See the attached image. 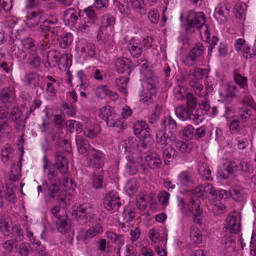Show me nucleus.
<instances>
[{"instance_id": "nucleus-43", "label": "nucleus", "mask_w": 256, "mask_h": 256, "mask_svg": "<svg viewBox=\"0 0 256 256\" xmlns=\"http://www.w3.org/2000/svg\"><path fill=\"white\" fill-rule=\"evenodd\" d=\"M190 240L194 244H200L202 240V235L200 230L196 226H191L190 230Z\"/></svg>"}, {"instance_id": "nucleus-33", "label": "nucleus", "mask_w": 256, "mask_h": 256, "mask_svg": "<svg viewBox=\"0 0 256 256\" xmlns=\"http://www.w3.org/2000/svg\"><path fill=\"white\" fill-rule=\"evenodd\" d=\"M164 128L169 130L170 134L176 132L178 128V124L171 116H168L164 118L162 122Z\"/></svg>"}, {"instance_id": "nucleus-42", "label": "nucleus", "mask_w": 256, "mask_h": 256, "mask_svg": "<svg viewBox=\"0 0 256 256\" xmlns=\"http://www.w3.org/2000/svg\"><path fill=\"white\" fill-rule=\"evenodd\" d=\"M9 114L10 120L16 124H20L22 122L21 116L22 114L18 106H14Z\"/></svg>"}, {"instance_id": "nucleus-1", "label": "nucleus", "mask_w": 256, "mask_h": 256, "mask_svg": "<svg viewBox=\"0 0 256 256\" xmlns=\"http://www.w3.org/2000/svg\"><path fill=\"white\" fill-rule=\"evenodd\" d=\"M178 203L183 214L186 216H190L192 214L194 222L196 224H201L202 209L200 206V202L198 199L190 198V203L192 205L190 208L188 206L182 198H178Z\"/></svg>"}, {"instance_id": "nucleus-2", "label": "nucleus", "mask_w": 256, "mask_h": 256, "mask_svg": "<svg viewBox=\"0 0 256 256\" xmlns=\"http://www.w3.org/2000/svg\"><path fill=\"white\" fill-rule=\"evenodd\" d=\"M206 18L205 14L202 12L190 10L186 17V32L192 34L194 32L196 28L199 30L202 28L206 22Z\"/></svg>"}, {"instance_id": "nucleus-7", "label": "nucleus", "mask_w": 256, "mask_h": 256, "mask_svg": "<svg viewBox=\"0 0 256 256\" xmlns=\"http://www.w3.org/2000/svg\"><path fill=\"white\" fill-rule=\"evenodd\" d=\"M241 215L239 212H234L226 218V230L232 234H237L240 230Z\"/></svg>"}, {"instance_id": "nucleus-29", "label": "nucleus", "mask_w": 256, "mask_h": 256, "mask_svg": "<svg viewBox=\"0 0 256 256\" xmlns=\"http://www.w3.org/2000/svg\"><path fill=\"white\" fill-rule=\"evenodd\" d=\"M121 146L124 148L126 152L129 154H134L138 150L136 140L134 138H128L121 143Z\"/></svg>"}, {"instance_id": "nucleus-34", "label": "nucleus", "mask_w": 256, "mask_h": 256, "mask_svg": "<svg viewBox=\"0 0 256 256\" xmlns=\"http://www.w3.org/2000/svg\"><path fill=\"white\" fill-rule=\"evenodd\" d=\"M163 157L166 164H168L170 160L176 158L178 154V152L170 145L168 146L163 148Z\"/></svg>"}, {"instance_id": "nucleus-12", "label": "nucleus", "mask_w": 256, "mask_h": 256, "mask_svg": "<svg viewBox=\"0 0 256 256\" xmlns=\"http://www.w3.org/2000/svg\"><path fill=\"white\" fill-rule=\"evenodd\" d=\"M44 15V12L41 8H36L29 11L26 16L25 22L28 26L34 28L37 26Z\"/></svg>"}, {"instance_id": "nucleus-47", "label": "nucleus", "mask_w": 256, "mask_h": 256, "mask_svg": "<svg viewBox=\"0 0 256 256\" xmlns=\"http://www.w3.org/2000/svg\"><path fill=\"white\" fill-rule=\"evenodd\" d=\"M252 114L251 110L248 106H243L239 108L238 115L236 117L242 120V122H246L250 118Z\"/></svg>"}, {"instance_id": "nucleus-5", "label": "nucleus", "mask_w": 256, "mask_h": 256, "mask_svg": "<svg viewBox=\"0 0 256 256\" xmlns=\"http://www.w3.org/2000/svg\"><path fill=\"white\" fill-rule=\"evenodd\" d=\"M204 53V46L202 43L198 42L182 58V64L186 66H192L199 62Z\"/></svg>"}, {"instance_id": "nucleus-62", "label": "nucleus", "mask_w": 256, "mask_h": 256, "mask_svg": "<svg viewBox=\"0 0 256 256\" xmlns=\"http://www.w3.org/2000/svg\"><path fill=\"white\" fill-rule=\"evenodd\" d=\"M240 170L244 172L247 174H252L254 172V168L252 165L247 162H240L239 164Z\"/></svg>"}, {"instance_id": "nucleus-23", "label": "nucleus", "mask_w": 256, "mask_h": 256, "mask_svg": "<svg viewBox=\"0 0 256 256\" xmlns=\"http://www.w3.org/2000/svg\"><path fill=\"white\" fill-rule=\"evenodd\" d=\"M128 48L132 56L138 57L142 54L143 50L141 40L132 39L128 44Z\"/></svg>"}, {"instance_id": "nucleus-13", "label": "nucleus", "mask_w": 256, "mask_h": 256, "mask_svg": "<svg viewBox=\"0 0 256 256\" xmlns=\"http://www.w3.org/2000/svg\"><path fill=\"white\" fill-rule=\"evenodd\" d=\"M156 138L158 146L164 148L170 145V142L176 140V136L172 133L170 134V135L166 134V130H162L157 132Z\"/></svg>"}, {"instance_id": "nucleus-32", "label": "nucleus", "mask_w": 256, "mask_h": 256, "mask_svg": "<svg viewBox=\"0 0 256 256\" xmlns=\"http://www.w3.org/2000/svg\"><path fill=\"white\" fill-rule=\"evenodd\" d=\"M47 172V178L50 184H60V178L57 168L53 165H50Z\"/></svg>"}, {"instance_id": "nucleus-17", "label": "nucleus", "mask_w": 256, "mask_h": 256, "mask_svg": "<svg viewBox=\"0 0 256 256\" xmlns=\"http://www.w3.org/2000/svg\"><path fill=\"white\" fill-rule=\"evenodd\" d=\"M58 20L57 18H54V20L46 19L40 25V30L44 34L50 32L54 34H56L58 33Z\"/></svg>"}, {"instance_id": "nucleus-3", "label": "nucleus", "mask_w": 256, "mask_h": 256, "mask_svg": "<svg viewBox=\"0 0 256 256\" xmlns=\"http://www.w3.org/2000/svg\"><path fill=\"white\" fill-rule=\"evenodd\" d=\"M176 116L182 121L190 120L195 124L202 122V118L198 111L188 108L184 104L178 106L174 110Z\"/></svg>"}, {"instance_id": "nucleus-10", "label": "nucleus", "mask_w": 256, "mask_h": 256, "mask_svg": "<svg viewBox=\"0 0 256 256\" xmlns=\"http://www.w3.org/2000/svg\"><path fill=\"white\" fill-rule=\"evenodd\" d=\"M194 195L196 197L204 198L208 196H210L213 198H216L217 196V192L214 188L212 185L210 184L207 183L206 185L199 186L192 190Z\"/></svg>"}, {"instance_id": "nucleus-41", "label": "nucleus", "mask_w": 256, "mask_h": 256, "mask_svg": "<svg viewBox=\"0 0 256 256\" xmlns=\"http://www.w3.org/2000/svg\"><path fill=\"white\" fill-rule=\"evenodd\" d=\"M14 149L9 145L6 144L1 150L2 160L4 163L7 162L14 156Z\"/></svg>"}, {"instance_id": "nucleus-63", "label": "nucleus", "mask_w": 256, "mask_h": 256, "mask_svg": "<svg viewBox=\"0 0 256 256\" xmlns=\"http://www.w3.org/2000/svg\"><path fill=\"white\" fill-rule=\"evenodd\" d=\"M186 105L189 108L196 110L197 104L196 98L194 97L191 93H188L186 95Z\"/></svg>"}, {"instance_id": "nucleus-4", "label": "nucleus", "mask_w": 256, "mask_h": 256, "mask_svg": "<svg viewBox=\"0 0 256 256\" xmlns=\"http://www.w3.org/2000/svg\"><path fill=\"white\" fill-rule=\"evenodd\" d=\"M94 210L92 204L90 203H84L76 210L72 211V215L80 221L81 223L86 224L94 218Z\"/></svg>"}, {"instance_id": "nucleus-61", "label": "nucleus", "mask_w": 256, "mask_h": 256, "mask_svg": "<svg viewBox=\"0 0 256 256\" xmlns=\"http://www.w3.org/2000/svg\"><path fill=\"white\" fill-rule=\"evenodd\" d=\"M238 170V166L234 162H230L224 170L226 177L232 175Z\"/></svg>"}, {"instance_id": "nucleus-27", "label": "nucleus", "mask_w": 256, "mask_h": 256, "mask_svg": "<svg viewBox=\"0 0 256 256\" xmlns=\"http://www.w3.org/2000/svg\"><path fill=\"white\" fill-rule=\"evenodd\" d=\"M145 160L150 168L152 169L160 168L162 163L160 156L156 153L148 155L145 158Z\"/></svg>"}, {"instance_id": "nucleus-9", "label": "nucleus", "mask_w": 256, "mask_h": 256, "mask_svg": "<svg viewBox=\"0 0 256 256\" xmlns=\"http://www.w3.org/2000/svg\"><path fill=\"white\" fill-rule=\"evenodd\" d=\"M46 58L48 64L51 68L56 66L58 62L62 63L64 60L66 62L64 63V66L67 65L68 63V54H62L61 55L60 52L56 50H50L47 54Z\"/></svg>"}, {"instance_id": "nucleus-20", "label": "nucleus", "mask_w": 256, "mask_h": 256, "mask_svg": "<svg viewBox=\"0 0 256 256\" xmlns=\"http://www.w3.org/2000/svg\"><path fill=\"white\" fill-rule=\"evenodd\" d=\"M82 17L84 15L81 14L80 10H77L73 8H69L64 12V19L72 24H75L78 19L81 20Z\"/></svg>"}, {"instance_id": "nucleus-14", "label": "nucleus", "mask_w": 256, "mask_h": 256, "mask_svg": "<svg viewBox=\"0 0 256 256\" xmlns=\"http://www.w3.org/2000/svg\"><path fill=\"white\" fill-rule=\"evenodd\" d=\"M104 205L108 210H116L121 205L120 198L116 194L108 193L106 194L104 198Z\"/></svg>"}, {"instance_id": "nucleus-16", "label": "nucleus", "mask_w": 256, "mask_h": 256, "mask_svg": "<svg viewBox=\"0 0 256 256\" xmlns=\"http://www.w3.org/2000/svg\"><path fill=\"white\" fill-rule=\"evenodd\" d=\"M230 10L224 4H219L215 8L214 16L221 24L226 22L228 18Z\"/></svg>"}, {"instance_id": "nucleus-48", "label": "nucleus", "mask_w": 256, "mask_h": 256, "mask_svg": "<svg viewBox=\"0 0 256 256\" xmlns=\"http://www.w3.org/2000/svg\"><path fill=\"white\" fill-rule=\"evenodd\" d=\"M72 36L70 33H67L58 39L59 46L62 48H66L72 42Z\"/></svg>"}, {"instance_id": "nucleus-54", "label": "nucleus", "mask_w": 256, "mask_h": 256, "mask_svg": "<svg viewBox=\"0 0 256 256\" xmlns=\"http://www.w3.org/2000/svg\"><path fill=\"white\" fill-rule=\"evenodd\" d=\"M117 6L121 14L126 16H128L130 14V10L128 7V2L126 0H122V1H120Z\"/></svg>"}, {"instance_id": "nucleus-18", "label": "nucleus", "mask_w": 256, "mask_h": 256, "mask_svg": "<svg viewBox=\"0 0 256 256\" xmlns=\"http://www.w3.org/2000/svg\"><path fill=\"white\" fill-rule=\"evenodd\" d=\"M178 182L182 186L192 187L194 184L193 174L188 170L182 172L178 176Z\"/></svg>"}, {"instance_id": "nucleus-6", "label": "nucleus", "mask_w": 256, "mask_h": 256, "mask_svg": "<svg viewBox=\"0 0 256 256\" xmlns=\"http://www.w3.org/2000/svg\"><path fill=\"white\" fill-rule=\"evenodd\" d=\"M100 117L104 120L108 126L116 127L120 129L124 128V122L119 120L117 114L114 112V109L110 107L107 110L106 108L100 110Z\"/></svg>"}, {"instance_id": "nucleus-30", "label": "nucleus", "mask_w": 256, "mask_h": 256, "mask_svg": "<svg viewBox=\"0 0 256 256\" xmlns=\"http://www.w3.org/2000/svg\"><path fill=\"white\" fill-rule=\"evenodd\" d=\"M26 64L31 68H37L41 64V58L38 52L26 55Z\"/></svg>"}, {"instance_id": "nucleus-38", "label": "nucleus", "mask_w": 256, "mask_h": 256, "mask_svg": "<svg viewBox=\"0 0 256 256\" xmlns=\"http://www.w3.org/2000/svg\"><path fill=\"white\" fill-rule=\"evenodd\" d=\"M132 8L140 14H146L147 10L144 0H130Z\"/></svg>"}, {"instance_id": "nucleus-8", "label": "nucleus", "mask_w": 256, "mask_h": 256, "mask_svg": "<svg viewBox=\"0 0 256 256\" xmlns=\"http://www.w3.org/2000/svg\"><path fill=\"white\" fill-rule=\"evenodd\" d=\"M134 134L139 138H144L147 142L152 141L148 126L144 121H137L134 124Z\"/></svg>"}, {"instance_id": "nucleus-58", "label": "nucleus", "mask_w": 256, "mask_h": 256, "mask_svg": "<svg viewBox=\"0 0 256 256\" xmlns=\"http://www.w3.org/2000/svg\"><path fill=\"white\" fill-rule=\"evenodd\" d=\"M98 172H95L92 177V186L95 189H100L102 187L103 176L102 174H97Z\"/></svg>"}, {"instance_id": "nucleus-46", "label": "nucleus", "mask_w": 256, "mask_h": 256, "mask_svg": "<svg viewBox=\"0 0 256 256\" xmlns=\"http://www.w3.org/2000/svg\"><path fill=\"white\" fill-rule=\"evenodd\" d=\"M82 52L86 53L88 56L92 58L96 54V46L92 42H84L83 44Z\"/></svg>"}, {"instance_id": "nucleus-57", "label": "nucleus", "mask_w": 256, "mask_h": 256, "mask_svg": "<svg viewBox=\"0 0 256 256\" xmlns=\"http://www.w3.org/2000/svg\"><path fill=\"white\" fill-rule=\"evenodd\" d=\"M125 189L126 192L130 196L136 193L138 190L136 180H132L128 182Z\"/></svg>"}, {"instance_id": "nucleus-22", "label": "nucleus", "mask_w": 256, "mask_h": 256, "mask_svg": "<svg viewBox=\"0 0 256 256\" xmlns=\"http://www.w3.org/2000/svg\"><path fill=\"white\" fill-rule=\"evenodd\" d=\"M88 156L89 164L96 168H100L102 162V153L93 148Z\"/></svg>"}, {"instance_id": "nucleus-24", "label": "nucleus", "mask_w": 256, "mask_h": 256, "mask_svg": "<svg viewBox=\"0 0 256 256\" xmlns=\"http://www.w3.org/2000/svg\"><path fill=\"white\" fill-rule=\"evenodd\" d=\"M56 224L58 230L62 233L66 232L70 228V220L66 214L60 215Z\"/></svg>"}, {"instance_id": "nucleus-64", "label": "nucleus", "mask_w": 256, "mask_h": 256, "mask_svg": "<svg viewBox=\"0 0 256 256\" xmlns=\"http://www.w3.org/2000/svg\"><path fill=\"white\" fill-rule=\"evenodd\" d=\"M16 240L10 239L6 241L3 244L4 249L8 252H12L14 250V248L16 246Z\"/></svg>"}, {"instance_id": "nucleus-44", "label": "nucleus", "mask_w": 256, "mask_h": 256, "mask_svg": "<svg viewBox=\"0 0 256 256\" xmlns=\"http://www.w3.org/2000/svg\"><path fill=\"white\" fill-rule=\"evenodd\" d=\"M129 81L128 77L122 76L116 80V86L117 89L121 92L126 94V88Z\"/></svg>"}, {"instance_id": "nucleus-49", "label": "nucleus", "mask_w": 256, "mask_h": 256, "mask_svg": "<svg viewBox=\"0 0 256 256\" xmlns=\"http://www.w3.org/2000/svg\"><path fill=\"white\" fill-rule=\"evenodd\" d=\"M192 74L196 80H200L208 76V71L206 68L195 67L192 70Z\"/></svg>"}, {"instance_id": "nucleus-25", "label": "nucleus", "mask_w": 256, "mask_h": 256, "mask_svg": "<svg viewBox=\"0 0 256 256\" xmlns=\"http://www.w3.org/2000/svg\"><path fill=\"white\" fill-rule=\"evenodd\" d=\"M74 84L76 86V88L80 91L82 90H85L88 87V83L87 77L84 71L78 72L74 81Z\"/></svg>"}, {"instance_id": "nucleus-52", "label": "nucleus", "mask_w": 256, "mask_h": 256, "mask_svg": "<svg viewBox=\"0 0 256 256\" xmlns=\"http://www.w3.org/2000/svg\"><path fill=\"white\" fill-rule=\"evenodd\" d=\"M11 233L14 238L13 239L16 240L17 242L23 240L24 231L20 225H15L13 227L12 230L11 231Z\"/></svg>"}, {"instance_id": "nucleus-53", "label": "nucleus", "mask_w": 256, "mask_h": 256, "mask_svg": "<svg viewBox=\"0 0 256 256\" xmlns=\"http://www.w3.org/2000/svg\"><path fill=\"white\" fill-rule=\"evenodd\" d=\"M241 54L243 57L246 60H250L256 56V48L251 49L248 46H245Z\"/></svg>"}, {"instance_id": "nucleus-15", "label": "nucleus", "mask_w": 256, "mask_h": 256, "mask_svg": "<svg viewBox=\"0 0 256 256\" xmlns=\"http://www.w3.org/2000/svg\"><path fill=\"white\" fill-rule=\"evenodd\" d=\"M54 166L62 174L68 172V161L62 152H57L56 153Z\"/></svg>"}, {"instance_id": "nucleus-45", "label": "nucleus", "mask_w": 256, "mask_h": 256, "mask_svg": "<svg viewBox=\"0 0 256 256\" xmlns=\"http://www.w3.org/2000/svg\"><path fill=\"white\" fill-rule=\"evenodd\" d=\"M18 252L20 256H28L32 252L30 244L27 242H22L18 246Z\"/></svg>"}, {"instance_id": "nucleus-21", "label": "nucleus", "mask_w": 256, "mask_h": 256, "mask_svg": "<svg viewBox=\"0 0 256 256\" xmlns=\"http://www.w3.org/2000/svg\"><path fill=\"white\" fill-rule=\"evenodd\" d=\"M218 39L217 36H213L208 49V52H212L214 48L218 51V55L220 56H225L227 54V47L226 44L220 42L218 44Z\"/></svg>"}, {"instance_id": "nucleus-40", "label": "nucleus", "mask_w": 256, "mask_h": 256, "mask_svg": "<svg viewBox=\"0 0 256 256\" xmlns=\"http://www.w3.org/2000/svg\"><path fill=\"white\" fill-rule=\"evenodd\" d=\"M174 142L176 148L182 153L190 154L192 149V144L190 142L188 143L176 139Z\"/></svg>"}, {"instance_id": "nucleus-37", "label": "nucleus", "mask_w": 256, "mask_h": 256, "mask_svg": "<svg viewBox=\"0 0 256 256\" xmlns=\"http://www.w3.org/2000/svg\"><path fill=\"white\" fill-rule=\"evenodd\" d=\"M194 128L191 124H188L180 132V136L185 141H189L194 138Z\"/></svg>"}, {"instance_id": "nucleus-19", "label": "nucleus", "mask_w": 256, "mask_h": 256, "mask_svg": "<svg viewBox=\"0 0 256 256\" xmlns=\"http://www.w3.org/2000/svg\"><path fill=\"white\" fill-rule=\"evenodd\" d=\"M222 248L226 251V254L230 255L235 250V236L233 235L224 236L222 240Z\"/></svg>"}, {"instance_id": "nucleus-59", "label": "nucleus", "mask_w": 256, "mask_h": 256, "mask_svg": "<svg viewBox=\"0 0 256 256\" xmlns=\"http://www.w3.org/2000/svg\"><path fill=\"white\" fill-rule=\"evenodd\" d=\"M100 128L96 126L94 127H90L84 129V134L90 138H94L97 134L100 132Z\"/></svg>"}, {"instance_id": "nucleus-35", "label": "nucleus", "mask_w": 256, "mask_h": 256, "mask_svg": "<svg viewBox=\"0 0 256 256\" xmlns=\"http://www.w3.org/2000/svg\"><path fill=\"white\" fill-rule=\"evenodd\" d=\"M198 170L199 175L204 180L212 179L211 171L206 163L202 162H199L198 165Z\"/></svg>"}, {"instance_id": "nucleus-28", "label": "nucleus", "mask_w": 256, "mask_h": 256, "mask_svg": "<svg viewBox=\"0 0 256 256\" xmlns=\"http://www.w3.org/2000/svg\"><path fill=\"white\" fill-rule=\"evenodd\" d=\"M102 232L103 228L101 224H96L86 230L83 236V240L86 244L88 242L90 239L102 233Z\"/></svg>"}, {"instance_id": "nucleus-51", "label": "nucleus", "mask_w": 256, "mask_h": 256, "mask_svg": "<svg viewBox=\"0 0 256 256\" xmlns=\"http://www.w3.org/2000/svg\"><path fill=\"white\" fill-rule=\"evenodd\" d=\"M246 5L243 2L236 3L234 8V14L236 18H242L246 12Z\"/></svg>"}, {"instance_id": "nucleus-50", "label": "nucleus", "mask_w": 256, "mask_h": 256, "mask_svg": "<svg viewBox=\"0 0 256 256\" xmlns=\"http://www.w3.org/2000/svg\"><path fill=\"white\" fill-rule=\"evenodd\" d=\"M86 16L82 18L88 20L90 23L94 24L98 19L94 10L92 8H88L84 10Z\"/></svg>"}, {"instance_id": "nucleus-11", "label": "nucleus", "mask_w": 256, "mask_h": 256, "mask_svg": "<svg viewBox=\"0 0 256 256\" xmlns=\"http://www.w3.org/2000/svg\"><path fill=\"white\" fill-rule=\"evenodd\" d=\"M220 194H224L226 196V198L230 196L232 199L236 202H242L244 201L246 198V193L244 190L240 186H236L232 188L228 192L226 190H220Z\"/></svg>"}, {"instance_id": "nucleus-56", "label": "nucleus", "mask_w": 256, "mask_h": 256, "mask_svg": "<svg viewBox=\"0 0 256 256\" xmlns=\"http://www.w3.org/2000/svg\"><path fill=\"white\" fill-rule=\"evenodd\" d=\"M207 132V128L206 126H200L194 132V138L196 140H199L204 138Z\"/></svg>"}, {"instance_id": "nucleus-26", "label": "nucleus", "mask_w": 256, "mask_h": 256, "mask_svg": "<svg viewBox=\"0 0 256 256\" xmlns=\"http://www.w3.org/2000/svg\"><path fill=\"white\" fill-rule=\"evenodd\" d=\"M130 62L128 59L121 57L118 58L115 62V67L119 73L126 72L130 74Z\"/></svg>"}, {"instance_id": "nucleus-55", "label": "nucleus", "mask_w": 256, "mask_h": 256, "mask_svg": "<svg viewBox=\"0 0 256 256\" xmlns=\"http://www.w3.org/2000/svg\"><path fill=\"white\" fill-rule=\"evenodd\" d=\"M0 231L5 236H8L11 233V226L6 219L2 218L0 220Z\"/></svg>"}, {"instance_id": "nucleus-60", "label": "nucleus", "mask_w": 256, "mask_h": 256, "mask_svg": "<svg viewBox=\"0 0 256 256\" xmlns=\"http://www.w3.org/2000/svg\"><path fill=\"white\" fill-rule=\"evenodd\" d=\"M161 110L160 106L156 104L155 109L153 110L152 114L148 117V122L151 124H154L158 121Z\"/></svg>"}, {"instance_id": "nucleus-39", "label": "nucleus", "mask_w": 256, "mask_h": 256, "mask_svg": "<svg viewBox=\"0 0 256 256\" xmlns=\"http://www.w3.org/2000/svg\"><path fill=\"white\" fill-rule=\"evenodd\" d=\"M25 82L30 86L36 88L39 86V76L34 72L28 73L25 76Z\"/></svg>"}, {"instance_id": "nucleus-36", "label": "nucleus", "mask_w": 256, "mask_h": 256, "mask_svg": "<svg viewBox=\"0 0 256 256\" xmlns=\"http://www.w3.org/2000/svg\"><path fill=\"white\" fill-rule=\"evenodd\" d=\"M76 145L78 152L82 154L88 155L90 151H91L92 148L88 141L86 139H76Z\"/></svg>"}, {"instance_id": "nucleus-31", "label": "nucleus", "mask_w": 256, "mask_h": 256, "mask_svg": "<svg viewBox=\"0 0 256 256\" xmlns=\"http://www.w3.org/2000/svg\"><path fill=\"white\" fill-rule=\"evenodd\" d=\"M22 44L26 52V55L38 52V46L35 44V40L32 38H24L22 40Z\"/></svg>"}]
</instances>
